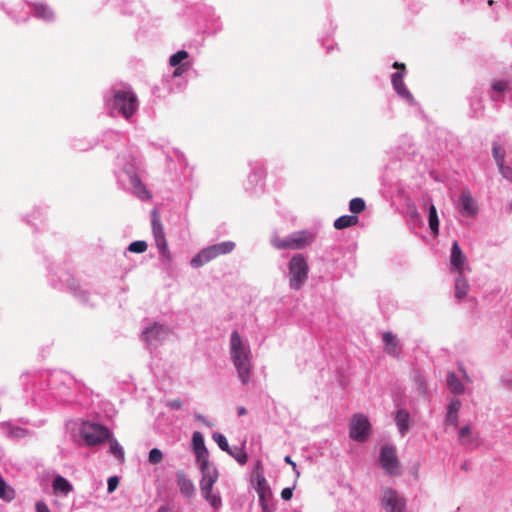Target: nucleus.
Instances as JSON below:
<instances>
[{"mask_svg":"<svg viewBox=\"0 0 512 512\" xmlns=\"http://www.w3.org/2000/svg\"><path fill=\"white\" fill-rule=\"evenodd\" d=\"M81 435L89 446H94L104 442L110 436L109 430L95 423H85L81 429Z\"/></svg>","mask_w":512,"mask_h":512,"instance_id":"7","label":"nucleus"},{"mask_svg":"<svg viewBox=\"0 0 512 512\" xmlns=\"http://www.w3.org/2000/svg\"><path fill=\"white\" fill-rule=\"evenodd\" d=\"M466 260V256L461 250L458 242L456 240L453 241L450 255V263L452 268L461 274L463 272Z\"/></svg>","mask_w":512,"mask_h":512,"instance_id":"13","label":"nucleus"},{"mask_svg":"<svg viewBox=\"0 0 512 512\" xmlns=\"http://www.w3.org/2000/svg\"><path fill=\"white\" fill-rule=\"evenodd\" d=\"M492 154L497 165L505 162V154L501 151V147L497 142L493 143Z\"/></svg>","mask_w":512,"mask_h":512,"instance_id":"37","label":"nucleus"},{"mask_svg":"<svg viewBox=\"0 0 512 512\" xmlns=\"http://www.w3.org/2000/svg\"><path fill=\"white\" fill-rule=\"evenodd\" d=\"M428 224L432 235L437 236L439 234V218L433 203H430L428 208Z\"/></svg>","mask_w":512,"mask_h":512,"instance_id":"23","label":"nucleus"},{"mask_svg":"<svg viewBox=\"0 0 512 512\" xmlns=\"http://www.w3.org/2000/svg\"><path fill=\"white\" fill-rule=\"evenodd\" d=\"M34 13L37 17H41L46 20L50 19L52 17L51 10L43 4H35L34 5Z\"/></svg>","mask_w":512,"mask_h":512,"instance_id":"33","label":"nucleus"},{"mask_svg":"<svg viewBox=\"0 0 512 512\" xmlns=\"http://www.w3.org/2000/svg\"><path fill=\"white\" fill-rule=\"evenodd\" d=\"M366 208L365 201L362 198H353L349 203V210L351 213L357 216V214L363 212Z\"/></svg>","mask_w":512,"mask_h":512,"instance_id":"31","label":"nucleus"},{"mask_svg":"<svg viewBox=\"0 0 512 512\" xmlns=\"http://www.w3.org/2000/svg\"><path fill=\"white\" fill-rule=\"evenodd\" d=\"M36 510L37 512H51L48 506L43 502H37Z\"/></svg>","mask_w":512,"mask_h":512,"instance_id":"48","label":"nucleus"},{"mask_svg":"<svg viewBox=\"0 0 512 512\" xmlns=\"http://www.w3.org/2000/svg\"><path fill=\"white\" fill-rule=\"evenodd\" d=\"M402 347L395 335L386 332V354L398 358L401 354Z\"/></svg>","mask_w":512,"mask_h":512,"instance_id":"20","label":"nucleus"},{"mask_svg":"<svg viewBox=\"0 0 512 512\" xmlns=\"http://www.w3.org/2000/svg\"><path fill=\"white\" fill-rule=\"evenodd\" d=\"M488 4H489V5H492V4H493V0H489V1H488Z\"/></svg>","mask_w":512,"mask_h":512,"instance_id":"51","label":"nucleus"},{"mask_svg":"<svg viewBox=\"0 0 512 512\" xmlns=\"http://www.w3.org/2000/svg\"><path fill=\"white\" fill-rule=\"evenodd\" d=\"M469 291V284L462 273L455 280V297L457 299H463Z\"/></svg>","mask_w":512,"mask_h":512,"instance_id":"24","label":"nucleus"},{"mask_svg":"<svg viewBox=\"0 0 512 512\" xmlns=\"http://www.w3.org/2000/svg\"><path fill=\"white\" fill-rule=\"evenodd\" d=\"M393 418L401 436H405L410 428V413L405 409H398Z\"/></svg>","mask_w":512,"mask_h":512,"instance_id":"18","label":"nucleus"},{"mask_svg":"<svg viewBox=\"0 0 512 512\" xmlns=\"http://www.w3.org/2000/svg\"><path fill=\"white\" fill-rule=\"evenodd\" d=\"M393 67L398 69L397 72H395L391 75V83H392L393 89L395 90V92L397 93V95L399 97H401L402 99L407 101L409 104L414 105L415 99L403 81L404 76L406 74L405 64L395 62L393 64Z\"/></svg>","mask_w":512,"mask_h":512,"instance_id":"6","label":"nucleus"},{"mask_svg":"<svg viewBox=\"0 0 512 512\" xmlns=\"http://www.w3.org/2000/svg\"><path fill=\"white\" fill-rule=\"evenodd\" d=\"M167 406L171 409L178 410L182 408L183 403L180 399H173L167 402Z\"/></svg>","mask_w":512,"mask_h":512,"instance_id":"43","label":"nucleus"},{"mask_svg":"<svg viewBox=\"0 0 512 512\" xmlns=\"http://www.w3.org/2000/svg\"><path fill=\"white\" fill-rule=\"evenodd\" d=\"M16 492L13 487L9 486L6 481L0 477V499L11 502L15 499Z\"/></svg>","mask_w":512,"mask_h":512,"instance_id":"27","label":"nucleus"},{"mask_svg":"<svg viewBox=\"0 0 512 512\" xmlns=\"http://www.w3.org/2000/svg\"><path fill=\"white\" fill-rule=\"evenodd\" d=\"M176 482L182 495L188 498L194 495L195 486L192 480L189 479L183 471H178L176 473Z\"/></svg>","mask_w":512,"mask_h":512,"instance_id":"16","label":"nucleus"},{"mask_svg":"<svg viewBox=\"0 0 512 512\" xmlns=\"http://www.w3.org/2000/svg\"><path fill=\"white\" fill-rule=\"evenodd\" d=\"M507 87L508 82L506 80H497L492 84V89L497 92H503Z\"/></svg>","mask_w":512,"mask_h":512,"instance_id":"40","label":"nucleus"},{"mask_svg":"<svg viewBox=\"0 0 512 512\" xmlns=\"http://www.w3.org/2000/svg\"><path fill=\"white\" fill-rule=\"evenodd\" d=\"M458 210L465 217H474L478 212V206L467 189L460 194Z\"/></svg>","mask_w":512,"mask_h":512,"instance_id":"11","label":"nucleus"},{"mask_svg":"<svg viewBox=\"0 0 512 512\" xmlns=\"http://www.w3.org/2000/svg\"><path fill=\"white\" fill-rule=\"evenodd\" d=\"M459 441L462 445L469 449H474L480 445L478 434L472 433L468 425L463 426L459 431Z\"/></svg>","mask_w":512,"mask_h":512,"instance_id":"15","label":"nucleus"},{"mask_svg":"<svg viewBox=\"0 0 512 512\" xmlns=\"http://www.w3.org/2000/svg\"><path fill=\"white\" fill-rule=\"evenodd\" d=\"M53 490L55 493L67 495L72 491V485L62 476H57L53 481Z\"/></svg>","mask_w":512,"mask_h":512,"instance_id":"28","label":"nucleus"},{"mask_svg":"<svg viewBox=\"0 0 512 512\" xmlns=\"http://www.w3.org/2000/svg\"><path fill=\"white\" fill-rule=\"evenodd\" d=\"M152 216V231L155 238L157 247L160 249L162 254L167 252V241L163 229V225L160 220V215L157 209H153L151 212Z\"/></svg>","mask_w":512,"mask_h":512,"instance_id":"9","label":"nucleus"},{"mask_svg":"<svg viewBox=\"0 0 512 512\" xmlns=\"http://www.w3.org/2000/svg\"><path fill=\"white\" fill-rule=\"evenodd\" d=\"M119 484V479L117 476H111L109 479H108V492L109 493H112L113 491L116 490L117 486Z\"/></svg>","mask_w":512,"mask_h":512,"instance_id":"41","label":"nucleus"},{"mask_svg":"<svg viewBox=\"0 0 512 512\" xmlns=\"http://www.w3.org/2000/svg\"><path fill=\"white\" fill-rule=\"evenodd\" d=\"M401 473L402 467L395 446L386 444V475L399 476Z\"/></svg>","mask_w":512,"mask_h":512,"instance_id":"12","label":"nucleus"},{"mask_svg":"<svg viewBox=\"0 0 512 512\" xmlns=\"http://www.w3.org/2000/svg\"><path fill=\"white\" fill-rule=\"evenodd\" d=\"M110 453L117 458L120 462L124 460V451L117 440H110Z\"/></svg>","mask_w":512,"mask_h":512,"instance_id":"32","label":"nucleus"},{"mask_svg":"<svg viewBox=\"0 0 512 512\" xmlns=\"http://www.w3.org/2000/svg\"><path fill=\"white\" fill-rule=\"evenodd\" d=\"M284 461H285L287 464H289V465H291V466H292V469H293V471L295 472L296 476H297V477H299L300 472L297 470L296 463L291 459V457H290V456H288V455H287V456H285V457H284Z\"/></svg>","mask_w":512,"mask_h":512,"instance_id":"46","label":"nucleus"},{"mask_svg":"<svg viewBox=\"0 0 512 512\" xmlns=\"http://www.w3.org/2000/svg\"><path fill=\"white\" fill-rule=\"evenodd\" d=\"M461 401L459 399H453L448 407H447V416H446V421L447 423L453 425V426H457L458 424V412L461 408Z\"/></svg>","mask_w":512,"mask_h":512,"instance_id":"21","label":"nucleus"},{"mask_svg":"<svg viewBox=\"0 0 512 512\" xmlns=\"http://www.w3.org/2000/svg\"><path fill=\"white\" fill-rule=\"evenodd\" d=\"M188 52L185 50H180L173 54L169 59V64L173 67L178 66L183 60L188 58Z\"/></svg>","mask_w":512,"mask_h":512,"instance_id":"34","label":"nucleus"},{"mask_svg":"<svg viewBox=\"0 0 512 512\" xmlns=\"http://www.w3.org/2000/svg\"><path fill=\"white\" fill-rule=\"evenodd\" d=\"M292 495H293V488H284L281 492V497L282 499L284 500H290L292 498Z\"/></svg>","mask_w":512,"mask_h":512,"instance_id":"45","label":"nucleus"},{"mask_svg":"<svg viewBox=\"0 0 512 512\" xmlns=\"http://www.w3.org/2000/svg\"><path fill=\"white\" fill-rule=\"evenodd\" d=\"M237 413L239 416H243V415H246L247 414V410L244 408V407H238L237 408Z\"/></svg>","mask_w":512,"mask_h":512,"instance_id":"50","label":"nucleus"},{"mask_svg":"<svg viewBox=\"0 0 512 512\" xmlns=\"http://www.w3.org/2000/svg\"><path fill=\"white\" fill-rule=\"evenodd\" d=\"M113 108L128 119L137 111V96L131 90H116L113 95Z\"/></svg>","mask_w":512,"mask_h":512,"instance_id":"4","label":"nucleus"},{"mask_svg":"<svg viewBox=\"0 0 512 512\" xmlns=\"http://www.w3.org/2000/svg\"><path fill=\"white\" fill-rule=\"evenodd\" d=\"M213 440L218 444L219 448L225 452H230V447L226 437L221 433H214Z\"/></svg>","mask_w":512,"mask_h":512,"instance_id":"35","label":"nucleus"},{"mask_svg":"<svg viewBox=\"0 0 512 512\" xmlns=\"http://www.w3.org/2000/svg\"><path fill=\"white\" fill-rule=\"evenodd\" d=\"M202 472V479L200 481V488L203 495L209 497V493L213 489V485L218 479V472L216 468L209 463V461L199 462Z\"/></svg>","mask_w":512,"mask_h":512,"instance_id":"8","label":"nucleus"},{"mask_svg":"<svg viewBox=\"0 0 512 512\" xmlns=\"http://www.w3.org/2000/svg\"><path fill=\"white\" fill-rule=\"evenodd\" d=\"M131 183L134 188L135 194L141 199H149L150 194L146 187L141 183L140 179L137 176H133L131 178Z\"/></svg>","mask_w":512,"mask_h":512,"instance_id":"29","label":"nucleus"},{"mask_svg":"<svg viewBox=\"0 0 512 512\" xmlns=\"http://www.w3.org/2000/svg\"><path fill=\"white\" fill-rule=\"evenodd\" d=\"M231 455L239 464L244 465L247 463L248 455L244 451L243 448L235 447L234 449L230 448V452H227Z\"/></svg>","mask_w":512,"mask_h":512,"instance_id":"30","label":"nucleus"},{"mask_svg":"<svg viewBox=\"0 0 512 512\" xmlns=\"http://www.w3.org/2000/svg\"><path fill=\"white\" fill-rule=\"evenodd\" d=\"M209 247L214 252L216 257H219L221 255H226V254L231 253L235 248V243L232 241H226V242H221L218 244L211 245Z\"/></svg>","mask_w":512,"mask_h":512,"instance_id":"26","label":"nucleus"},{"mask_svg":"<svg viewBox=\"0 0 512 512\" xmlns=\"http://www.w3.org/2000/svg\"><path fill=\"white\" fill-rule=\"evenodd\" d=\"M168 332L166 327L155 323L143 331V338L146 342L152 343L163 340L168 335Z\"/></svg>","mask_w":512,"mask_h":512,"instance_id":"14","label":"nucleus"},{"mask_svg":"<svg viewBox=\"0 0 512 512\" xmlns=\"http://www.w3.org/2000/svg\"><path fill=\"white\" fill-rule=\"evenodd\" d=\"M231 358L237 369L242 384L247 385L251 375V351L244 344L237 331H233L230 339Z\"/></svg>","mask_w":512,"mask_h":512,"instance_id":"1","label":"nucleus"},{"mask_svg":"<svg viewBox=\"0 0 512 512\" xmlns=\"http://www.w3.org/2000/svg\"><path fill=\"white\" fill-rule=\"evenodd\" d=\"M207 501L214 507H217L220 504V498L216 495L212 494V491L209 493V497L207 495H203Z\"/></svg>","mask_w":512,"mask_h":512,"instance_id":"42","label":"nucleus"},{"mask_svg":"<svg viewBox=\"0 0 512 512\" xmlns=\"http://www.w3.org/2000/svg\"><path fill=\"white\" fill-rule=\"evenodd\" d=\"M379 463L384 467V446L379 450Z\"/></svg>","mask_w":512,"mask_h":512,"instance_id":"49","label":"nucleus"},{"mask_svg":"<svg viewBox=\"0 0 512 512\" xmlns=\"http://www.w3.org/2000/svg\"><path fill=\"white\" fill-rule=\"evenodd\" d=\"M148 460L151 464H159L163 460V453L158 448H153L149 452Z\"/></svg>","mask_w":512,"mask_h":512,"instance_id":"38","label":"nucleus"},{"mask_svg":"<svg viewBox=\"0 0 512 512\" xmlns=\"http://www.w3.org/2000/svg\"><path fill=\"white\" fill-rule=\"evenodd\" d=\"M359 222V218L356 215H343L338 217L334 221V228L337 230H343L349 227L356 226Z\"/></svg>","mask_w":512,"mask_h":512,"instance_id":"22","label":"nucleus"},{"mask_svg":"<svg viewBox=\"0 0 512 512\" xmlns=\"http://www.w3.org/2000/svg\"><path fill=\"white\" fill-rule=\"evenodd\" d=\"M314 241V235L308 231H298L286 238L274 237L272 245L280 250H301Z\"/></svg>","mask_w":512,"mask_h":512,"instance_id":"2","label":"nucleus"},{"mask_svg":"<svg viewBox=\"0 0 512 512\" xmlns=\"http://www.w3.org/2000/svg\"><path fill=\"white\" fill-rule=\"evenodd\" d=\"M193 448L198 462L208 461V450L204 444V437L201 432L195 431L192 436Z\"/></svg>","mask_w":512,"mask_h":512,"instance_id":"17","label":"nucleus"},{"mask_svg":"<svg viewBox=\"0 0 512 512\" xmlns=\"http://www.w3.org/2000/svg\"><path fill=\"white\" fill-rule=\"evenodd\" d=\"M371 432V424L363 414H355L351 417L349 424V436L354 441L363 443L367 441Z\"/></svg>","mask_w":512,"mask_h":512,"instance_id":"5","label":"nucleus"},{"mask_svg":"<svg viewBox=\"0 0 512 512\" xmlns=\"http://www.w3.org/2000/svg\"><path fill=\"white\" fill-rule=\"evenodd\" d=\"M497 166L499 168V171H500L501 175L504 178L512 181V168H510L509 166H506L505 162H503V163H501V164H499Z\"/></svg>","mask_w":512,"mask_h":512,"instance_id":"39","label":"nucleus"},{"mask_svg":"<svg viewBox=\"0 0 512 512\" xmlns=\"http://www.w3.org/2000/svg\"><path fill=\"white\" fill-rule=\"evenodd\" d=\"M386 512H407V501L393 489H386Z\"/></svg>","mask_w":512,"mask_h":512,"instance_id":"10","label":"nucleus"},{"mask_svg":"<svg viewBox=\"0 0 512 512\" xmlns=\"http://www.w3.org/2000/svg\"><path fill=\"white\" fill-rule=\"evenodd\" d=\"M148 248V245L145 241H134L132 242L128 250L132 253H144Z\"/></svg>","mask_w":512,"mask_h":512,"instance_id":"36","label":"nucleus"},{"mask_svg":"<svg viewBox=\"0 0 512 512\" xmlns=\"http://www.w3.org/2000/svg\"><path fill=\"white\" fill-rule=\"evenodd\" d=\"M177 68L175 69V71L173 72V76L174 77H179L181 76L186 70H187V64H182V65H178L176 66Z\"/></svg>","mask_w":512,"mask_h":512,"instance_id":"47","label":"nucleus"},{"mask_svg":"<svg viewBox=\"0 0 512 512\" xmlns=\"http://www.w3.org/2000/svg\"><path fill=\"white\" fill-rule=\"evenodd\" d=\"M447 386L453 394H462L464 392V386L458 377L453 372L447 373L446 379Z\"/></svg>","mask_w":512,"mask_h":512,"instance_id":"25","label":"nucleus"},{"mask_svg":"<svg viewBox=\"0 0 512 512\" xmlns=\"http://www.w3.org/2000/svg\"><path fill=\"white\" fill-rule=\"evenodd\" d=\"M263 508H264V512H268V510H267V507H266V506H264Z\"/></svg>","mask_w":512,"mask_h":512,"instance_id":"52","label":"nucleus"},{"mask_svg":"<svg viewBox=\"0 0 512 512\" xmlns=\"http://www.w3.org/2000/svg\"><path fill=\"white\" fill-rule=\"evenodd\" d=\"M216 255L211 250V248L208 246L206 248H203L197 255H195L191 260V265L194 268H199L203 266L204 264L216 259Z\"/></svg>","mask_w":512,"mask_h":512,"instance_id":"19","label":"nucleus"},{"mask_svg":"<svg viewBox=\"0 0 512 512\" xmlns=\"http://www.w3.org/2000/svg\"><path fill=\"white\" fill-rule=\"evenodd\" d=\"M408 209H409V213H410V216L412 219H415V220L420 219V214L414 204L409 205Z\"/></svg>","mask_w":512,"mask_h":512,"instance_id":"44","label":"nucleus"},{"mask_svg":"<svg viewBox=\"0 0 512 512\" xmlns=\"http://www.w3.org/2000/svg\"><path fill=\"white\" fill-rule=\"evenodd\" d=\"M309 266L306 259L297 254L289 262V282L290 287L299 290L308 278Z\"/></svg>","mask_w":512,"mask_h":512,"instance_id":"3","label":"nucleus"}]
</instances>
